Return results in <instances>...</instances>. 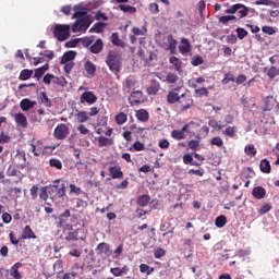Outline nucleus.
<instances>
[{"instance_id": "obj_38", "label": "nucleus", "mask_w": 279, "mask_h": 279, "mask_svg": "<svg viewBox=\"0 0 279 279\" xmlns=\"http://www.w3.org/2000/svg\"><path fill=\"white\" fill-rule=\"evenodd\" d=\"M244 151L247 156H256V147L253 144H248L245 146Z\"/></svg>"}, {"instance_id": "obj_37", "label": "nucleus", "mask_w": 279, "mask_h": 279, "mask_svg": "<svg viewBox=\"0 0 279 279\" xmlns=\"http://www.w3.org/2000/svg\"><path fill=\"white\" fill-rule=\"evenodd\" d=\"M238 12L239 14H241V19L247 16L250 10L247 9V7L241 4V3H238Z\"/></svg>"}, {"instance_id": "obj_55", "label": "nucleus", "mask_w": 279, "mask_h": 279, "mask_svg": "<svg viewBox=\"0 0 279 279\" xmlns=\"http://www.w3.org/2000/svg\"><path fill=\"white\" fill-rule=\"evenodd\" d=\"M236 34L238 38H240V40H243V38L247 36V31H245L244 28H236Z\"/></svg>"}, {"instance_id": "obj_5", "label": "nucleus", "mask_w": 279, "mask_h": 279, "mask_svg": "<svg viewBox=\"0 0 279 279\" xmlns=\"http://www.w3.org/2000/svg\"><path fill=\"white\" fill-rule=\"evenodd\" d=\"M53 134L58 141H64V138H66L69 136V126H66V124H59L54 129Z\"/></svg>"}, {"instance_id": "obj_9", "label": "nucleus", "mask_w": 279, "mask_h": 279, "mask_svg": "<svg viewBox=\"0 0 279 279\" xmlns=\"http://www.w3.org/2000/svg\"><path fill=\"white\" fill-rule=\"evenodd\" d=\"M97 254L100 256H111L112 250L110 248V245L108 243H100L97 246Z\"/></svg>"}, {"instance_id": "obj_4", "label": "nucleus", "mask_w": 279, "mask_h": 279, "mask_svg": "<svg viewBox=\"0 0 279 279\" xmlns=\"http://www.w3.org/2000/svg\"><path fill=\"white\" fill-rule=\"evenodd\" d=\"M111 71H119L121 69V60L114 52H110L106 60Z\"/></svg>"}, {"instance_id": "obj_24", "label": "nucleus", "mask_w": 279, "mask_h": 279, "mask_svg": "<svg viewBox=\"0 0 279 279\" xmlns=\"http://www.w3.org/2000/svg\"><path fill=\"white\" fill-rule=\"evenodd\" d=\"M136 117H137L138 121H142V122L149 120V113L145 109L137 110Z\"/></svg>"}, {"instance_id": "obj_14", "label": "nucleus", "mask_w": 279, "mask_h": 279, "mask_svg": "<svg viewBox=\"0 0 279 279\" xmlns=\"http://www.w3.org/2000/svg\"><path fill=\"white\" fill-rule=\"evenodd\" d=\"M21 267H23V264L21 263H16L15 265H13L10 269V276H12V278L14 279H21V272L19 271V269H21Z\"/></svg>"}, {"instance_id": "obj_2", "label": "nucleus", "mask_w": 279, "mask_h": 279, "mask_svg": "<svg viewBox=\"0 0 279 279\" xmlns=\"http://www.w3.org/2000/svg\"><path fill=\"white\" fill-rule=\"evenodd\" d=\"M54 38L59 39L61 43L66 40L71 36V25L69 24H57L53 28Z\"/></svg>"}, {"instance_id": "obj_58", "label": "nucleus", "mask_w": 279, "mask_h": 279, "mask_svg": "<svg viewBox=\"0 0 279 279\" xmlns=\"http://www.w3.org/2000/svg\"><path fill=\"white\" fill-rule=\"evenodd\" d=\"M133 148L135 149V151H143V149H145V144L141 142H135L133 144Z\"/></svg>"}, {"instance_id": "obj_13", "label": "nucleus", "mask_w": 279, "mask_h": 279, "mask_svg": "<svg viewBox=\"0 0 279 279\" xmlns=\"http://www.w3.org/2000/svg\"><path fill=\"white\" fill-rule=\"evenodd\" d=\"M74 119L77 121V123H86L90 117L88 116V112L86 111H80L76 110L74 114Z\"/></svg>"}, {"instance_id": "obj_29", "label": "nucleus", "mask_w": 279, "mask_h": 279, "mask_svg": "<svg viewBox=\"0 0 279 279\" xmlns=\"http://www.w3.org/2000/svg\"><path fill=\"white\" fill-rule=\"evenodd\" d=\"M32 75H34V71H32V70H23L20 73L19 80H21V82H26V80H29V77H32Z\"/></svg>"}, {"instance_id": "obj_31", "label": "nucleus", "mask_w": 279, "mask_h": 279, "mask_svg": "<svg viewBox=\"0 0 279 279\" xmlns=\"http://www.w3.org/2000/svg\"><path fill=\"white\" fill-rule=\"evenodd\" d=\"M46 71H49V64H45L44 66L36 69L35 70V77L37 80L43 77V75H45Z\"/></svg>"}, {"instance_id": "obj_48", "label": "nucleus", "mask_w": 279, "mask_h": 279, "mask_svg": "<svg viewBox=\"0 0 279 279\" xmlns=\"http://www.w3.org/2000/svg\"><path fill=\"white\" fill-rule=\"evenodd\" d=\"M229 21H236V16H234V15H225V16H221L219 19V22L223 23V24L229 23Z\"/></svg>"}, {"instance_id": "obj_35", "label": "nucleus", "mask_w": 279, "mask_h": 279, "mask_svg": "<svg viewBox=\"0 0 279 279\" xmlns=\"http://www.w3.org/2000/svg\"><path fill=\"white\" fill-rule=\"evenodd\" d=\"M128 121V114L121 112L116 116V122L118 125H123Z\"/></svg>"}, {"instance_id": "obj_6", "label": "nucleus", "mask_w": 279, "mask_h": 279, "mask_svg": "<svg viewBox=\"0 0 279 279\" xmlns=\"http://www.w3.org/2000/svg\"><path fill=\"white\" fill-rule=\"evenodd\" d=\"M81 104H88V106H93L97 104V96L93 92H84L80 98Z\"/></svg>"}, {"instance_id": "obj_20", "label": "nucleus", "mask_w": 279, "mask_h": 279, "mask_svg": "<svg viewBox=\"0 0 279 279\" xmlns=\"http://www.w3.org/2000/svg\"><path fill=\"white\" fill-rule=\"evenodd\" d=\"M84 68H85L86 73L90 76L95 75V73L97 71V66L94 65V63L90 61H86L84 64Z\"/></svg>"}, {"instance_id": "obj_50", "label": "nucleus", "mask_w": 279, "mask_h": 279, "mask_svg": "<svg viewBox=\"0 0 279 279\" xmlns=\"http://www.w3.org/2000/svg\"><path fill=\"white\" fill-rule=\"evenodd\" d=\"M211 145H215L216 147H221L223 145V140L219 136H216L211 138Z\"/></svg>"}, {"instance_id": "obj_40", "label": "nucleus", "mask_w": 279, "mask_h": 279, "mask_svg": "<svg viewBox=\"0 0 279 279\" xmlns=\"http://www.w3.org/2000/svg\"><path fill=\"white\" fill-rule=\"evenodd\" d=\"M267 75L270 80H274V77H277V75H279V70L276 66H271L269 68Z\"/></svg>"}, {"instance_id": "obj_45", "label": "nucleus", "mask_w": 279, "mask_h": 279, "mask_svg": "<svg viewBox=\"0 0 279 279\" xmlns=\"http://www.w3.org/2000/svg\"><path fill=\"white\" fill-rule=\"evenodd\" d=\"M132 32L134 36H145V34H147V28L144 27L143 29H141L138 27H134Z\"/></svg>"}, {"instance_id": "obj_43", "label": "nucleus", "mask_w": 279, "mask_h": 279, "mask_svg": "<svg viewBox=\"0 0 279 279\" xmlns=\"http://www.w3.org/2000/svg\"><path fill=\"white\" fill-rule=\"evenodd\" d=\"M166 82H168V84H175V82H178V75L174 73L167 74Z\"/></svg>"}, {"instance_id": "obj_28", "label": "nucleus", "mask_w": 279, "mask_h": 279, "mask_svg": "<svg viewBox=\"0 0 279 279\" xmlns=\"http://www.w3.org/2000/svg\"><path fill=\"white\" fill-rule=\"evenodd\" d=\"M39 97H40L41 104H44L46 106V108H51V106H52L51 99H49V96H47V94L45 92H41L39 94Z\"/></svg>"}, {"instance_id": "obj_42", "label": "nucleus", "mask_w": 279, "mask_h": 279, "mask_svg": "<svg viewBox=\"0 0 279 279\" xmlns=\"http://www.w3.org/2000/svg\"><path fill=\"white\" fill-rule=\"evenodd\" d=\"M131 97L138 104L143 100V92L135 90V92L131 93Z\"/></svg>"}, {"instance_id": "obj_59", "label": "nucleus", "mask_w": 279, "mask_h": 279, "mask_svg": "<svg viewBox=\"0 0 279 279\" xmlns=\"http://www.w3.org/2000/svg\"><path fill=\"white\" fill-rule=\"evenodd\" d=\"M71 10H73V8L70 4L64 5V7L61 8V12L65 16H69L71 14Z\"/></svg>"}, {"instance_id": "obj_23", "label": "nucleus", "mask_w": 279, "mask_h": 279, "mask_svg": "<svg viewBox=\"0 0 279 279\" xmlns=\"http://www.w3.org/2000/svg\"><path fill=\"white\" fill-rule=\"evenodd\" d=\"M104 49V41L101 39H97L95 44L90 47L92 53H99Z\"/></svg>"}, {"instance_id": "obj_47", "label": "nucleus", "mask_w": 279, "mask_h": 279, "mask_svg": "<svg viewBox=\"0 0 279 279\" xmlns=\"http://www.w3.org/2000/svg\"><path fill=\"white\" fill-rule=\"evenodd\" d=\"M193 66H199V64H204V59L199 56H195L192 58Z\"/></svg>"}, {"instance_id": "obj_3", "label": "nucleus", "mask_w": 279, "mask_h": 279, "mask_svg": "<svg viewBox=\"0 0 279 279\" xmlns=\"http://www.w3.org/2000/svg\"><path fill=\"white\" fill-rule=\"evenodd\" d=\"M161 47L174 56V53L178 51V40H175L173 36H167L163 38Z\"/></svg>"}, {"instance_id": "obj_30", "label": "nucleus", "mask_w": 279, "mask_h": 279, "mask_svg": "<svg viewBox=\"0 0 279 279\" xmlns=\"http://www.w3.org/2000/svg\"><path fill=\"white\" fill-rule=\"evenodd\" d=\"M119 10L125 12L126 14H134L136 12V8L129 4H120Z\"/></svg>"}, {"instance_id": "obj_64", "label": "nucleus", "mask_w": 279, "mask_h": 279, "mask_svg": "<svg viewBox=\"0 0 279 279\" xmlns=\"http://www.w3.org/2000/svg\"><path fill=\"white\" fill-rule=\"evenodd\" d=\"M96 21H108V16L105 13L98 12L96 13Z\"/></svg>"}, {"instance_id": "obj_21", "label": "nucleus", "mask_w": 279, "mask_h": 279, "mask_svg": "<svg viewBox=\"0 0 279 279\" xmlns=\"http://www.w3.org/2000/svg\"><path fill=\"white\" fill-rule=\"evenodd\" d=\"M259 169H260V171H263V173H270L271 165L269 163V160L263 159L259 163Z\"/></svg>"}, {"instance_id": "obj_1", "label": "nucleus", "mask_w": 279, "mask_h": 279, "mask_svg": "<svg viewBox=\"0 0 279 279\" xmlns=\"http://www.w3.org/2000/svg\"><path fill=\"white\" fill-rule=\"evenodd\" d=\"M72 10L74 12L72 19H76L75 23L71 26L73 34L86 32L90 27V23H93V19L88 14V8L84 4H76Z\"/></svg>"}, {"instance_id": "obj_16", "label": "nucleus", "mask_w": 279, "mask_h": 279, "mask_svg": "<svg viewBox=\"0 0 279 279\" xmlns=\"http://www.w3.org/2000/svg\"><path fill=\"white\" fill-rule=\"evenodd\" d=\"M189 124H185L182 130L172 131L171 136L177 141H182L184 138V132H186Z\"/></svg>"}, {"instance_id": "obj_34", "label": "nucleus", "mask_w": 279, "mask_h": 279, "mask_svg": "<svg viewBox=\"0 0 279 279\" xmlns=\"http://www.w3.org/2000/svg\"><path fill=\"white\" fill-rule=\"evenodd\" d=\"M149 195H142L138 197L137 199V204L138 206H142L143 208H145V206H147V204H149Z\"/></svg>"}, {"instance_id": "obj_26", "label": "nucleus", "mask_w": 279, "mask_h": 279, "mask_svg": "<svg viewBox=\"0 0 279 279\" xmlns=\"http://www.w3.org/2000/svg\"><path fill=\"white\" fill-rule=\"evenodd\" d=\"M106 28V23H97L95 24L89 32H92V34H101V32H104V29Z\"/></svg>"}, {"instance_id": "obj_32", "label": "nucleus", "mask_w": 279, "mask_h": 279, "mask_svg": "<svg viewBox=\"0 0 279 279\" xmlns=\"http://www.w3.org/2000/svg\"><path fill=\"white\" fill-rule=\"evenodd\" d=\"M222 134L233 138V136H236V126H228L225 131H222Z\"/></svg>"}, {"instance_id": "obj_53", "label": "nucleus", "mask_w": 279, "mask_h": 279, "mask_svg": "<svg viewBox=\"0 0 279 279\" xmlns=\"http://www.w3.org/2000/svg\"><path fill=\"white\" fill-rule=\"evenodd\" d=\"M64 195H66V186L62 184L61 187L57 190V197H64Z\"/></svg>"}, {"instance_id": "obj_12", "label": "nucleus", "mask_w": 279, "mask_h": 279, "mask_svg": "<svg viewBox=\"0 0 279 279\" xmlns=\"http://www.w3.org/2000/svg\"><path fill=\"white\" fill-rule=\"evenodd\" d=\"M14 121L19 128H27V117L24 113H15Z\"/></svg>"}, {"instance_id": "obj_8", "label": "nucleus", "mask_w": 279, "mask_h": 279, "mask_svg": "<svg viewBox=\"0 0 279 279\" xmlns=\"http://www.w3.org/2000/svg\"><path fill=\"white\" fill-rule=\"evenodd\" d=\"M191 41L187 38H182L179 45V51L181 56H189L191 53Z\"/></svg>"}, {"instance_id": "obj_19", "label": "nucleus", "mask_w": 279, "mask_h": 279, "mask_svg": "<svg viewBox=\"0 0 279 279\" xmlns=\"http://www.w3.org/2000/svg\"><path fill=\"white\" fill-rule=\"evenodd\" d=\"M22 239L27 240V239H36V233L32 230L29 226H26L23 230L22 233Z\"/></svg>"}, {"instance_id": "obj_17", "label": "nucleus", "mask_w": 279, "mask_h": 279, "mask_svg": "<svg viewBox=\"0 0 279 279\" xmlns=\"http://www.w3.org/2000/svg\"><path fill=\"white\" fill-rule=\"evenodd\" d=\"M75 56H77V53L73 50L65 52L61 58V63L73 62V60H75Z\"/></svg>"}, {"instance_id": "obj_39", "label": "nucleus", "mask_w": 279, "mask_h": 279, "mask_svg": "<svg viewBox=\"0 0 279 279\" xmlns=\"http://www.w3.org/2000/svg\"><path fill=\"white\" fill-rule=\"evenodd\" d=\"M226 223H228V219L226 218V216H219L216 218L217 228H223Z\"/></svg>"}, {"instance_id": "obj_61", "label": "nucleus", "mask_w": 279, "mask_h": 279, "mask_svg": "<svg viewBox=\"0 0 279 279\" xmlns=\"http://www.w3.org/2000/svg\"><path fill=\"white\" fill-rule=\"evenodd\" d=\"M187 145H189L190 149H197L199 147V142L192 140L189 142Z\"/></svg>"}, {"instance_id": "obj_33", "label": "nucleus", "mask_w": 279, "mask_h": 279, "mask_svg": "<svg viewBox=\"0 0 279 279\" xmlns=\"http://www.w3.org/2000/svg\"><path fill=\"white\" fill-rule=\"evenodd\" d=\"M48 189V195H50L52 202H56V197H58V185H50Z\"/></svg>"}, {"instance_id": "obj_51", "label": "nucleus", "mask_w": 279, "mask_h": 279, "mask_svg": "<svg viewBox=\"0 0 279 279\" xmlns=\"http://www.w3.org/2000/svg\"><path fill=\"white\" fill-rule=\"evenodd\" d=\"M70 193L73 195H81L82 189L77 187L75 184H70Z\"/></svg>"}, {"instance_id": "obj_18", "label": "nucleus", "mask_w": 279, "mask_h": 279, "mask_svg": "<svg viewBox=\"0 0 279 279\" xmlns=\"http://www.w3.org/2000/svg\"><path fill=\"white\" fill-rule=\"evenodd\" d=\"M109 171H110L111 178H113V180H119V179L123 178V172L121 171L120 167H111V168H109Z\"/></svg>"}, {"instance_id": "obj_63", "label": "nucleus", "mask_w": 279, "mask_h": 279, "mask_svg": "<svg viewBox=\"0 0 279 279\" xmlns=\"http://www.w3.org/2000/svg\"><path fill=\"white\" fill-rule=\"evenodd\" d=\"M2 221L4 223H10V221H12V215H10L8 213L2 214Z\"/></svg>"}, {"instance_id": "obj_56", "label": "nucleus", "mask_w": 279, "mask_h": 279, "mask_svg": "<svg viewBox=\"0 0 279 279\" xmlns=\"http://www.w3.org/2000/svg\"><path fill=\"white\" fill-rule=\"evenodd\" d=\"M148 10L151 12V14H158V12H160L158 9V3H150Z\"/></svg>"}, {"instance_id": "obj_22", "label": "nucleus", "mask_w": 279, "mask_h": 279, "mask_svg": "<svg viewBox=\"0 0 279 279\" xmlns=\"http://www.w3.org/2000/svg\"><path fill=\"white\" fill-rule=\"evenodd\" d=\"M276 106V98L274 96H267L265 99V110H274Z\"/></svg>"}, {"instance_id": "obj_44", "label": "nucleus", "mask_w": 279, "mask_h": 279, "mask_svg": "<svg viewBox=\"0 0 279 279\" xmlns=\"http://www.w3.org/2000/svg\"><path fill=\"white\" fill-rule=\"evenodd\" d=\"M49 165L50 167H54V169H62V161H60L59 159H50Z\"/></svg>"}, {"instance_id": "obj_46", "label": "nucleus", "mask_w": 279, "mask_h": 279, "mask_svg": "<svg viewBox=\"0 0 279 279\" xmlns=\"http://www.w3.org/2000/svg\"><path fill=\"white\" fill-rule=\"evenodd\" d=\"M54 80H56V75H53V74H46L45 76H44V84H53V82H54Z\"/></svg>"}, {"instance_id": "obj_27", "label": "nucleus", "mask_w": 279, "mask_h": 279, "mask_svg": "<svg viewBox=\"0 0 279 279\" xmlns=\"http://www.w3.org/2000/svg\"><path fill=\"white\" fill-rule=\"evenodd\" d=\"M112 138H108V137H104V136H100L98 138V145L99 147H110V145H112Z\"/></svg>"}, {"instance_id": "obj_52", "label": "nucleus", "mask_w": 279, "mask_h": 279, "mask_svg": "<svg viewBox=\"0 0 279 279\" xmlns=\"http://www.w3.org/2000/svg\"><path fill=\"white\" fill-rule=\"evenodd\" d=\"M262 32H264V34H268V36L276 34V29L271 26H263Z\"/></svg>"}, {"instance_id": "obj_25", "label": "nucleus", "mask_w": 279, "mask_h": 279, "mask_svg": "<svg viewBox=\"0 0 279 279\" xmlns=\"http://www.w3.org/2000/svg\"><path fill=\"white\" fill-rule=\"evenodd\" d=\"M265 190L262 186H257L253 190L252 194L256 199H263L265 197Z\"/></svg>"}, {"instance_id": "obj_15", "label": "nucleus", "mask_w": 279, "mask_h": 279, "mask_svg": "<svg viewBox=\"0 0 279 279\" xmlns=\"http://www.w3.org/2000/svg\"><path fill=\"white\" fill-rule=\"evenodd\" d=\"M169 62L173 66L174 71H178V73H182V61L179 58L170 57Z\"/></svg>"}, {"instance_id": "obj_10", "label": "nucleus", "mask_w": 279, "mask_h": 279, "mask_svg": "<svg viewBox=\"0 0 279 279\" xmlns=\"http://www.w3.org/2000/svg\"><path fill=\"white\" fill-rule=\"evenodd\" d=\"M180 88H174L168 94V104H178L180 101Z\"/></svg>"}, {"instance_id": "obj_36", "label": "nucleus", "mask_w": 279, "mask_h": 279, "mask_svg": "<svg viewBox=\"0 0 279 279\" xmlns=\"http://www.w3.org/2000/svg\"><path fill=\"white\" fill-rule=\"evenodd\" d=\"M111 43L116 47H123V41H121V39L119 38V34H117V33H113L111 35Z\"/></svg>"}, {"instance_id": "obj_7", "label": "nucleus", "mask_w": 279, "mask_h": 279, "mask_svg": "<svg viewBox=\"0 0 279 279\" xmlns=\"http://www.w3.org/2000/svg\"><path fill=\"white\" fill-rule=\"evenodd\" d=\"M178 104L183 110H189L193 106V98L189 94H181Z\"/></svg>"}, {"instance_id": "obj_11", "label": "nucleus", "mask_w": 279, "mask_h": 279, "mask_svg": "<svg viewBox=\"0 0 279 279\" xmlns=\"http://www.w3.org/2000/svg\"><path fill=\"white\" fill-rule=\"evenodd\" d=\"M36 106V100H31L28 98H24L20 102V108L23 110V112H27V110H32Z\"/></svg>"}, {"instance_id": "obj_57", "label": "nucleus", "mask_w": 279, "mask_h": 279, "mask_svg": "<svg viewBox=\"0 0 279 279\" xmlns=\"http://www.w3.org/2000/svg\"><path fill=\"white\" fill-rule=\"evenodd\" d=\"M40 199H43L44 202H47L48 197H49V192H47V187H43L41 189V193L39 194Z\"/></svg>"}, {"instance_id": "obj_62", "label": "nucleus", "mask_w": 279, "mask_h": 279, "mask_svg": "<svg viewBox=\"0 0 279 279\" xmlns=\"http://www.w3.org/2000/svg\"><path fill=\"white\" fill-rule=\"evenodd\" d=\"M64 64V71L65 73H71V71L73 70L74 63L73 62H69V63H61Z\"/></svg>"}, {"instance_id": "obj_60", "label": "nucleus", "mask_w": 279, "mask_h": 279, "mask_svg": "<svg viewBox=\"0 0 279 279\" xmlns=\"http://www.w3.org/2000/svg\"><path fill=\"white\" fill-rule=\"evenodd\" d=\"M171 144L169 143V141H167V140H161L160 142H159V147H160V149H169V146H170Z\"/></svg>"}, {"instance_id": "obj_54", "label": "nucleus", "mask_w": 279, "mask_h": 279, "mask_svg": "<svg viewBox=\"0 0 279 279\" xmlns=\"http://www.w3.org/2000/svg\"><path fill=\"white\" fill-rule=\"evenodd\" d=\"M77 130L80 134H83L84 136H86L87 134H90V131L84 124H80Z\"/></svg>"}, {"instance_id": "obj_49", "label": "nucleus", "mask_w": 279, "mask_h": 279, "mask_svg": "<svg viewBox=\"0 0 279 279\" xmlns=\"http://www.w3.org/2000/svg\"><path fill=\"white\" fill-rule=\"evenodd\" d=\"M53 84H57L58 86H66V78L62 76L61 77L54 76Z\"/></svg>"}, {"instance_id": "obj_41", "label": "nucleus", "mask_w": 279, "mask_h": 279, "mask_svg": "<svg viewBox=\"0 0 279 279\" xmlns=\"http://www.w3.org/2000/svg\"><path fill=\"white\" fill-rule=\"evenodd\" d=\"M255 5H271L276 8V2H274V0H257L255 1Z\"/></svg>"}]
</instances>
